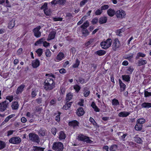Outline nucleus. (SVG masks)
I'll list each match as a JSON object with an SVG mask.
<instances>
[{
	"instance_id": "nucleus-58",
	"label": "nucleus",
	"mask_w": 151,
	"mask_h": 151,
	"mask_svg": "<svg viewBox=\"0 0 151 151\" xmlns=\"http://www.w3.org/2000/svg\"><path fill=\"white\" fill-rule=\"evenodd\" d=\"M89 121L94 125H96V124L95 121L92 118L90 117L89 119Z\"/></svg>"
},
{
	"instance_id": "nucleus-13",
	"label": "nucleus",
	"mask_w": 151,
	"mask_h": 151,
	"mask_svg": "<svg viewBox=\"0 0 151 151\" xmlns=\"http://www.w3.org/2000/svg\"><path fill=\"white\" fill-rule=\"evenodd\" d=\"M56 33V32L55 31H52L48 35L47 40L49 41L55 38Z\"/></svg>"
},
{
	"instance_id": "nucleus-34",
	"label": "nucleus",
	"mask_w": 151,
	"mask_h": 151,
	"mask_svg": "<svg viewBox=\"0 0 151 151\" xmlns=\"http://www.w3.org/2000/svg\"><path fill=\"white\" fill-rule=\"evenodd\" d=\"M43 49L41 48H39L36 51V52L39 57L41 56L43 53Z\"/></svg>"
},
{
	"instance_id": "nucleus-47",
	"label": "nucleus",
	"mask_w": 151,
	"mask_h": 151,
	"mask_svg": "<svg viewBox=\"0 0 151 151\" xmlns=\"http://www.w3.org/2000/svg\"><path fill=\"white\" fill-rule=\"evenodd\" d=\"M86 17V16L83 17L82 19L77 23V24L79 25L81 24L83 22V21L85 20Z\"/></svg>"
},
{
	"instance_id": "nucleus-19",
	"label": "nucleus",
	"mask_w": 151,
	"mask_h": 151,
	"mask_svg": "<svg viewBox=\"0 0 151 151\" xmlns=\"http://www.w3.org/2000/svg\"><path fill=\"white\" fill-rule=\"evenodd\" d=\"M66 137V135L63 131H60L59 134V138L60 140L64 139Z\"/></svg>"
},
{
	"instance_id": "nucleus-62",
	"label": "nucleus",
	"mask_w": 151,
	"mask_h": 151,
	"mask_svg": "<svg viewBox=\"0 0 151 151\" xmlns=\"http://www.w3.org/2000/svg\"><path fill=\"white\" fill-rule=\"evenodd\" d=\"M59 72L60 73H66V71L65 69L64 68H62L60 70Z\"/></svg>"
},
{
	"instance_id": "nucleus-51",
	"label": "nucleus",
	"mask_w": 151,
	"mask_h": 151,
	"mask_svg": "<svg viewBox=\"0 0 151 151\" xmlns=\"http://www.w3.org/2000/svg\"><path fill=\"white\" fill-rule=\"evenodd\" d=\"M41 29V27L40 26H38L36 28H35L33 29V32L34 33L36 32L39 31V30Z\"/></svg>"
},
{
	"instance_id": "nucleus-22",
	"label": "nucleus",
	"mask_w": 151,
	"mask_h": 151,
	"mask_svg": "<svg viewBox=\"0 0 151 151\" xmlns=\"http://www.w3.org/2000/svg\"><path fill=\"white\" fill-rule=\"evenodd\" d=\"M107 18L104 17L100 18L99 20V23L100 24H103L106 23L107 21Z\"/></svg>"
},
{
	"instance_id": "nucleus-24",
	"label": "nucleus",
	"mask_w": 151,
	"mask_h": 151,
	"mask_svg": "<svg viewBox=\"0 0 151 151\" xmlns=\"http://www.w3.org/2000/svg\"><path fill=\"white\" fill-rule=\"evenodd\" d=\"M12 108L14 109H17L18 108L19 105L18 102L15 101L12 103L11 106Z\"/></svg>"
},
{
	"instance_id": "nucleus-16",
	"label": "nucleus",
	"mask_w": 151,
	"mask_h": 151,
	"mask_svg": "<svg viewBox=\"0 0 151 151\" xmlns=\"http://www.w3.org/2000/svg\"><path fill=\"white\" fill-rule=\"evenodd\" d=\"M69 125L70 126L75 127L78 126L79 123L76 120H73L69 122Z\"/></svg>"
},
{
	"instance_id": "nucleus-43",
	"label": "nucleus",
	"mask_w": 151,
	"mask_h": 151,
	"mask_svg": "<svg viewBox=\"0 0 151 151\" xmlns=\"http://www.w3.org/2000/svg\"><path fill=\"white\" fill-rule=\"evenodd\" d=\"M80 63L79 61L77 59L76 60V63L73 65V67L74 68H77L79 65Z\"/></svg>"
},
{
	"instance_id": "nucleus-33",
	"label": "nucleus",
	"mask_w": 151,
	"mask_h": 151,
	"mask_svg": "<svg viewBox=\"0 0 151 151\" xmlns=\"http://www.w3.org/2000/svg\"><path fill=\"white\" fill-rule=\"evenodd\" d=\"M123 80L128 82L130 81V77L129 76L127 75H122V76Z\"/></svg>"
},
{
	"instance_id": "nucleus-11",
	"label": "nucleus",
	"mask_w": 151,
	"mask_h": 151,
	"mask_svg": "<svg viewBox=\"0 0 151 151\" xmlns=\"http://www.w3.org/2000/svg\"><path fill=\"white\" fill-rule=\"evenodd\" d=\"M15 20L14 19H12L10 20L8 24V27L9 29H12L13 28L15 25Z\"/></svg>"
},
{
	"instance_id": "nucleus-41",
	"label": "nucleus",
	"mask_w": 151,
	"mask_h": 151,
	"mask_svg": "<svg viewBox=\"0 0 151 151\" xmlns=\"http://www.w3.org/2000/svg\"><path fill=\"white\" fill-rule=\"evenodd\" d=\"M117 146L116 145H112L110 147L109 150H110L114 151H115L117 149Z\"/></svg>"
},
{
	"instance_id": "nucleus-42",
	"label": "nucleus",
	"mask_w": 151,
	"mask_h": 151,
	"mask_svg": "<svg viewBox=\"0 0 151 151\" xmlns=\"http://www.w3.org/2000/svg\"><path fill=\"white\" fill-rule=\"evenodd\" d=\"M45 54L47 57H50L51 55V52L49 49H47L46 50Z\"/></svg>"
},
{
	"instance_id": "nucleus-36",
	"label": "nucleus",
	"mask_w": 151,
	"mask_h": 151,
	"mask_svg": "<svg viewBox=\"0 0 151 151\" xmlns=\"http://www.w3.org/2000/svg\"><path fill=\"white\" fill-rule=\"evenodd\" d=\"M73 97V95L71 93H69L66 95V100L68 101H70Z\"/></svg>"
},
{
	"instance_id": "nucleus-48",
	"label": "nucleus",
	"mask_w": 151,
	"mask_h": 151,
	"mask_svg": "<svg viewBox=\"0 0 151 151\" xmlns=\"http://www.w3.org/2000/svg\"><path fill=\"white\" fill-rule=\"evenodd\" d=\"M35 36L37 37H39L41 36V32L40 31L36 32L34 33Z\"/></svg>"
},
{
	"instance_id": "nucleus-31",
	"label": "nucleus",
	"mask_w": 151,
	"mask_h": 151,
	"mask_svg": "<svg viewBox=\"0 0 151 151\" xmlns=\"http://www.w3.org/2000/svg\"><path fill=\"white\" fill-rule=\"evenodd\" d=\"M72 104V102H70L68 103H67L63 107V109L65 110L68 109L69 108Z\"/></svg>"
},
{
	"instance_id": "nucleus-15",
	"label": "nucleus",
	"mask_w": 151,
	"mask_h": 151,
	"mask_svg": "<svg viewBox=\"0 0 151 151\" xmlns=\"http://www.w3.org/2000/svg\"><path fill=\"white\" fill-rule=\"evenodd\" d=\"M130 114V113L126 111H122L118 114V116L120 117H126Z\"/></svg>"
},
{
	"instance_id": "nucleus-59",
	"label": "nucleus",
	"mask_w": 151,
	"mask_h": 151,
	"mask_svg": "<svg viewBox=\"0 0 151 151\" xmlns=\"http://www.w3.org/2000/svg\"><path fill=\"white\" fill-rule=\"evenodd\" d=\"M53 20L54 21H62V18L60 17H55L53 18Z\"/></svg>"
},
{
	"instance_id": "nucleus-17",
	"label": "nucleus",
	"mask_w": 151,
	"mask_h": 151,
	"mask_svg": "<svg viewBox=\"0 0 151 151\" xmlns=\"http://www.w3.org/2000/svg\"><path fill=\"white\" fill-rule=\"evenodd\" d=\"M120 139L123 141H125V138L127 135L126 134H123L122 133L119 132L117 133Z\"/></svg>"
},
{
	"instance_id": "nucleus-45",
	"label": "nucleus",
	"mask_w": 151,
	"mask_h": 151,
	"mask_svg": "<svg viewBox=\"0 0 151 151\" xmlns=\"http://www.w3.org/2000/svg\"><path fill=\"white\" fill-rule=\"evenodd\" d=\"M73 88L76 90V91L77 92H78L81 89L80 87L78 85H76L74 86Z\"/></svg>"
},
{
	"instance_id": "nucleus-57",
	"label": "nucleus",
	"mask_w": 151,
	"mask_h": 151,
	"mask_svg": "<svg viewBox=\"0 0 151 151\" xmlns=\"http://www.w3.org/2000/svg\"><path fill=\"white\" fill-rule=\"evenodd\" d=\"M78 81L81 83H86L84 79L81 77H79L78 78Z\"/></svg>"
},
{
	"instance_id": "nucleus-39",
	"label": "nucleus",
	"mask_w": 151,
	"mask_h": 151,
	"mask_svg": "<svg viewBox=\"0 0 151 151\" xmlns=\"http://www.w3.org/2000/svg\"><path fill=\"white\" fill-rule=\"evenodd\" d=\"M44 11L45 14L47 16L50 15L52 13L50 9H44Z\"/></svg>"
},
{
	"instance_id": "nucleus-25",
	"label": "nucleus",
	"mask_w": 151,
	"mask_h": 151,
	"mask_svg": "<svg viewBox=\"0 0 151 151\" xmlns=\"http://www.w3.org/2000/svg\"><path fill=\"white\" fill-rule=\"evenodd\" d=\"M142 125L138 123H137L135 126V129L137 131H140L142 129Z\"/></svg>"
},
{
	"instance_id": "nucleus-10",
	"label": "nucleus",
	"mask_w": 151,
	"mask_h": 151,
	"mask_svg": "<svg viewBox=\"0 0 151 151\" xmlns=\"http://www.w3.org/2000/svg\"><path fill=\"white\" fill-rule=\"evenodd\" d=\"M7 107V104L6 101L0 103V111H4Z\"/></svg>"
},
{
	"instance_id": "nucleus-37",
	"label": "nucleus",
	"mask_w": 151,
	"mask_h": 151,
	"mask_svg": "<svg viewBox=\"0 0 151 151\" xmlns=\"http://www.w3.org/2000/svg\"><path fill=\"white\" fill-rule=\"evenodd\" d=\"M86 136L82 134H80L78 137L77 139L80 141H83Z\"/></svg>"
},
{
	"instance_id": "nucleus-21",
	"label": "nucleus",
	"mask_w": 151,
	"mask_h": 151,
	"mask_svg": "<svg viewBox=\"0 0 151 151\" xmlns=\"http://www.w3.org/2000/svg\"><path fill=\"white\" fill-rule=\"evenodd\" d=\"M142 108H149L151 107V103L144 102L141 105Z\"/></svg>"
},
{
	"instance_id": "nucleus-18",
	"label": "nucleus",
	"mask_w": 151,
	"mask_h": 151,
	"mask_svg": "<svg viewBox=\"0 0 151 151\" xmlns=\"http://www.w3.org/2000/svg\"><path fill=\"white\" fill-rule=\"evenodd\" d=\"M25 86L24 85H22L18 88L16 93L17 94L21 93L23 90Z\"/></svg>"
},
{
	"instance_id": "nucleus-64",
	"label": "nucleus",
	"mask_w": 151,
	"mask_h": 151,
	"mask_svg": "<svg viewBox=\"0 0 151 151\" xmlns=\"http://www.w3.org/2000/svg\"><path fill=\"white\" fill-rule=\"evenodd\" d=\"M135 141L137 143H140L141 142V140L139 137H137L136 138Z\"/></svg>"
},
{
	"instance_id": "nucleus-3",
	"label": "nucleus",
	"mask_w": 151,
	"mask_h": 151,
	"mask_svg": "<svg viewBox=\"0 0 151 151\" xmlns=\"http://www.w3.org/2000/svg\"><path fill=\"white\" fill-rule=\"evenodd\" d=\"M112 41L110 38L108 39L106 41L102 42L101 45L104 49H106L109 48L111 45Z\"/></svg>"
},
{
	"instance_id": "nucleus-27",
	"label": "nucleus",
	"mask_w": 151,
	"mask_h": 151,
	"mask_svg": "<svg viewBox=\"0 0 151 151\" xmlns=\"http://www.w3.org/2000/svg\"><path fill=\"white\" fill-rule=\"evenodd\" d=\"M45 149V148L37 146H34L33 147V150L34 151H44Z\"/></svg>"
},
{
	"instance_id": "nucleus-60",
	"label": "nucleus",
	"mask_w": 151,
	"mask_h": 151,
	"mask_svg": "<svg viewBox=\"0 0 151 151\" xmlns=\"http://www.w3.org/2000/svg\"><path fill=\"white\" fill-rule=\"evenodd\" d=\"M84 102V101L83 99H81L79 102L78 103V104L80 105V106H83V103Z\"/></svg>"
},
{
	"instance_id": "nucleus-56",
	"label": "nucleus",
	"mask_w": 151,
	"mask_h": 151,
	"mask_svg": "<svg viewBox=\"0 0 151 151\" xmlns=\"http://www.w3.org/2000/svg\"><path fill=\"white\" fill-rule=\"evenodd\" d=\"M102 12V10L100 9H98L95 12V14L96 15H99L101 14Z\"/></svg>"
},
{
	"instance_id": "nucleus-32",
	"label": "nucleus",
	"mask_w": 151,
	"mask_h": 151,
	"mask_svg": "<svg viewBox=\"0 0 151 151\" xmlns=\"http://www.w3.org/2000/svg\"><path fill=\"white\" fill-rule=\"evenodd\" d=\"M89 23L88 21H86L81 27L80 28H79V29H86Z\"/></svg>"
},
{
	"instance_id": "nucleus-52",
	"label": "nucleus",
	"mask_w": 151,
	"mask_h": 151,
	"mask_svg": "<svg viewBox=\"0 0 151 151\" xmlns=\"http://www.w3.org/2000/svg\"><path fill=\"white\" fill-rule=\"evenodd\" d=\"M5 144L4 143L1 141H0V149H3L5 147Z\"/></svg>"
},
{
	"instance_id": "nucleus-20",
	"label": "nucleus",
	"mask_w": 151,
	"mask_h": 151,
	"mask_svg": "<svg viewBox=\"0 0 151 151\" xmlns=\"http://www.w3.org/2000/svg\"><path fill=\"white\" fill-rule=\"evenodd\" d=\"M45 40V38H42L36 41L35 44V45L43 44L44 41Z\"/></svg>"
},
{
	"instance_id": "nucleus-7",
	"label": "nucleus",
	"mask_w": 151,
	"mask_h": 151,
	"mask_svg": "<svg viewBox=\"0 0 151 151\" xmlns=\"http://www.w3.org/2000/svg\"><path fill=\"white\" fill-rule=\"evenodd\" d=\"M120 45L119 40L117 39H115L112 45L113 49L114 50H116L119 47Z\"/></svg>"
},
{
	"instance_id": "nucleus-63",
	"label": "nucleus",
	"mask_w": 151,
	"mask_h": 151,
	"mask_svg": "<svg viewBox=\"0 0 151 151\" xmlns=\"http://www.w3.org/2000/svg\"><path fill=\"white\" fill-rule=\"evenodd\" d=\"M90 93V91H85L84 93V96L85 97L88 96Z\"/></svg>"
},
{
	"instance_id": "nucleus-44",
	"label": "nucleus",
	"mask_w": 151,
	"mask_h": 151,
	"mask_svg": "<svg viewBox=\"0 0 151 151\" xmlns=\"http://www.w3.org/2000/svg\"><path fill=\"white\" fill-rule=\"evenodd\" d=\"M145 122V119L143 118H140L137 120V123H139L142 124Z\"/></svg>"
},
{
	"instance_id": "nucleus-28",
	"label": "nucleus",
	"mask_w": 151,
	"mask_h": 151,
	"mask_svg": "<svg viewBox=\"0 0 151 151\" xmlns=\"http://www.w3.org/2000/svg\"><path fill=\"white\" fill-rule=\"evenodd\" d=\"M91 106L94 109V111L96 112L99 111V109L97 107L95 103L93 102L91 104Z\"/></svg>"
},
{
	"instance_id": "nucleus-4",
	"label": "nucleus",
	"mask_w": 151,
	"mask_h": 151,
	"mask_svg": "<svg viewBox=\"0 0 151 151\" xmlns=\"http://www.w3.org/2000/svg\"><path fill=\"white\" fill-rule=\"evenodd\" d=\"M29 139L32 141L39 143L40 142L38 136L34 133H30L29 134Z\"/></svg>"
},
{
	"instance_id": "nucleus-8",
	"label": "nucleus",
	"mask_w": 151,
	"mask_h": 151,
	"mask_svg": "<svg viewBox=\"0 0 151 151\" xmlns=\"http://www.w3.org/2000/svg\"><path fill=\"white\" fill-rule=\"evenodd\" d=\"M65 58V55L63 53L60 52L57 55L55 59V61L57 62H59Z\"/></svg>"
},
{
	"instance_id": "nucleus-35",
	"label": "nucleus",
	"mask_w": 151,
	"mask_h": 151,
	"mask_svg": "<svg viewBox=\"0 0 151 151\" xmlns=\"http://www.w3.org/2000/svg\"><path fill=\"white\" fill-rule=\"evenodd\" d=\"M146 56L145 55L142 53L139 52L137 53V56L136 57V59H137L139 57H144Z\"/></svg>"
},
{
	"instance_id": "nucleus-14",
	"label": "nucleus",
	"mask_w": 151,
	"mask_h": 151,
	"mask_svg": "<svg viewBox=\"0 0 151 151\" xmlns=\"http://www.w3.org/2000/svg\"><path fill=\"white\" fill-rule=\"evenodd\" d=\"M115 12H116L114 9L111 8L109 9L107 11L108 14L111 17L113 16L115 14Z\"/></svg>"
},
{
	"instance_id": "nucleus-54",
	"label": "nucleus",
	"mask_w": 151,
	"mask_h": 151,
	"mask_svg": "<svg viewBox=\"0 0 151 151\" xmlns=\"http://www.w3.org/2000/svg\"><path fill=\"white\" fill-rule=\"evenodd\" d=\"M57 1V4L60 5L63 4L65 3L66 1L65 0H59Z\"/></svg>"
},
{
	"instance_id": "nucleus-6",
	"label": "nucleus",
	"mask_w": 151,
	"mask_h": 151,
	"mask_svg": "<svg viewBox=\"0 0 151 151\" xmlns=\"http://www.w3.org/2000/svg\"><path fill=\"white\" fill-rule=\"evenodd\" d=\"M9 142L13 144H17L20 143L21 142V139L19 137H13L10 139Z\"/></svg>"
},
{
	"instance_id": "nucleus-53",
	"label": "nucleus",
	"mask_w": 151,
	"mask_h": 151,
	"mask_svg": "<svg viewBox=\"0 0 151 151\" xmlns=\"http://www.w3.org/2000/svg\"><path fill=\"white\" fill-rule=\"evenodd\" d=\"M144 94L145 97H148L151 96V92H148L147 91H145Z\"/></svg>"
},
{
	"instance_id": "nucleus-2",
	"label": "nucleus",
	"mask_w": 151,
	"mask_h": 151,
	"mask_svg": "<svg viewBox=\"0 0 151 151\" xmlns=\"http://www.w3.org/2000/svg\"><path fill=\"white\" fill-rule=\"evenodd\" d=\"M52 149L58 151H62L63 149V144L60 142H54L52 146Z\"/></svg>"
},
{
	"instance_id": "nucleus-49",
	"label": "nucleus",
	"mask_w": 151,
	"mask_h": 151,
	"mask_svg": "<svg viewBox=\"0 0 151 151\" xmlns=\"http://www.w3.org/2000/svg\"><path fill=\"white\" fill-rule=\"evenodd\" d=\"M109 7L108 5H104L101 7V10H105L107 9Z\"/></svg>"
},
{
	"instance_id": "nucleus-38",
	"label": "nucleus",
	"mask_w": 151,
	"mask_h": 151,
	"mask_svg": "<svg viewBox=\"0 0 151 151\" xmlns=\"http://www.w3.org/2000/svg\"><path fill=\"white\" fill-rule=\"evenodd\" d=\"M96 53L98 55L101 56L105 54L106 52L104 50H100L97 51Z\"/></svg>"
},
{
	"instance_id": "nucleus-61",
	"label": "nucleus",
	"mask_w": 151,
	"mask_h": 151,
	"mask_svg": "<svg viewBox=\"0 0 151 151\" xmlns=\"http://www.w3.org/2000/svg\"><path fill=\"white\" fill-rule=\"evenodd\" d=\"M49 45L50 43H49L47 42L46 41H45V40L44 41L43 44V46L44 47H47L49 46Z\"/></svg>"
},
{
	"instance_id": "nucleus-1",
	"label": "nucleus",
	"mask_w": 151,
	"mask_h": 151,
	"mask_svg": "<svg viewBox=\"0 0 151 151\" xmlns=\"http://www.w3.org/2000/svg\"><path fill=\"white\" fill-rule=\"evenodd\" d=\"M55 83L53 79L48 78L44 82V88L46 90L52 89L54 87Z\"/></svg>"
},
{
	"instance_id": "nucleus-12",
	"label": "nucleus",
	"mask_w": 151,
	"mask_h": 151,
	"mask_svg": "<svg viewBox=\"0 0 151 151\" xmlns=\"http://www.w3.org/2000/svg\"><path fill=\"white\" fill-rule=\"evenodd\" d=\"M76 113L78 116H81L84 114L85 111L82 107H80L77 110Z\"/></svg>"
},
{
	"instance_id": "nucleus-5",
	"label": "nucleus",
	"mask_w": 151,
	"mask_h": 151,
	"mask_svg": "<svg viewBox=\"0 0 151 151\" xmlns=\"http://www.w3.org/2000/svg\"><path fill=\"white\" fill-rule=\"evenodd\" d=\"M115 15L118 18L123 19L125 17L126 13L124 10L120 9L116 12Z\"/></svg>"
},
{
	"instance_id": "nucleus-26",
	"label": "nucleus",
	"mask_w": 151,
	"mask_h": 151,
	"mask_svg": "<svg viewBox=\"0 0 151 151\" xmlns=\"http://www.w3.org/2000/svg\"><path fill=\"white\" fill-rule=\"evenodd\" d=\"M147 63L146 60L142 59L138 61V66H140L142 65H144Z\"/></svg>"
},
{
	"instance_id": "nucleus-29",
	"label": "nucleus",
	"mask_w": 151,
	"mask_h": 151,
	"mask_svg": "<svg viewBox=\"0 0 151 151\" xmlns=\"http://www.w3.org/2000/svg\"><path fill=\"white\" fill-rule=\"evenodd\" d=\"M82 34L85 36H86L89 34V32L86 29H81Z\"/></svg>"
},
{
	"instance_id": "nucleus-40",
	"label": "nucleus",
	"mask_w": 151,
	"mask_h": 151,
	"mask_svg": "<svg viewBox=\"0 0 151 151\" xmlns=\"http://www.w3.org/2000/svg\"><path fill=\"white\" fill-rule=\"evenodd\" d=\"M83 142H86V143H91L93 141L91 140L89 138V137H88L85 136V138L84 139V140Z\"/></svg>"
},
{
	"instance_id": "nucleus-9",
	"label": "nucleus",
	"mask_w": 151,
	"mask_h": 151,
	"mask_svg": "<svg viewBox=\"0 0 151 151\" xmlns=\"http://www.w3.org/2000/svg\"><path fill=\"white\" fill-rule=\"evenodd\" d=\"M32 64L33 68H37L40 65V61L38 59L34 60L32 61Z\"/></svg>"
},
{
	"instance_id": "nucleus-50",
	"label": "nucleus",
	"mask_w": 151,
	"mask_h": 151,
	"mask_svg": "<svg viewBox=\"0 0 151 151\" xmlns=\"http://www.w3.org/2000/svg\"><path fill=\"white\" fill-rule=\"evenodd\" d=\"M124 32V30L123 29H119L117 31V35L121 36L122 35V33Z\"/></svg>"
},
{
	"instance_id": "nucleus-30",
	"label": "nucleus",
	"mask_w": 151,
	"mask_h": 151,
	"mask_svg": "<svg viewBox=\"0 0 151 151\" xmlns=\"http://www.w3.org/2000/svg\"><path fill=\"white\" fill-rule=\"evenodd\" d=\"M112 105L114 106H116L119 104V103L118 100L113 99L112 101Z\"/></svg>"
},
{
	"instance_id": "nucleus-23",
	"label": "nucleus",
	"mask_w": 151,
	"mask_h": 151,
	"mask_svg": "<svg viewBox=\"0 0 151 151\" xmlns=\"http://www.w3.org/2000/svg\"><path fill=\"white\" fill-rule=\"evenodd\" d=\"M119 85L122 91H124L126 88V85L122 83L120 79L119 80Z\"/></svg>"
},
{
	"instance_id": "nucleus-46",
	"label": "nucleus",
	"mask_w": 151,
	"mask_h": 151,
	"mask_svg": "<svg viewBox=\"0 0 151 151\" xmlns=\"http://www.w3.org/2000/svg\"><path fill=\"white\" fill-rule=\"evenodd\" d=\"M47 3L46 2L41 7V9H43L44 11V9H48L47 8Z\"/></svg>"
},
{
	"instance_id": "nucleus-55",
	"label": "nucleus",
	"mask_w": 151,
	"mask_h": 151,
	"mask_svg": "<svg viewBox=\"0 0 151 151\" xmlns=\"http://www.w3.org/2000/svg\"><path fill=\"white\" fill-rule=\"evenodd\" d=\"M134 69V68L132 66H130L128 68L127 70L130 73H131L133 71Z\"/></svg>"
}]
</instances>
